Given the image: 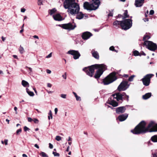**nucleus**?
<instances>
[{"label":"nucleus","instance_id":"nucleus-39","mask_svg":"<svg viewBox=\"0 0 157 157\" xmlns=\"http://www.w3.org/2000/svg\"><path fill=\"white\" fill-rule=\"evenodd\" d=\"M21 128L17 129L16 131V133L17 134H18L19 132H21Z\"/></svg>","mask_w":157,"mask_h":157},{"label":"nucleus","instance_id":"nucleus-6","mask_svg":"<svg viewBox=\"0 0 157 157\" xmlns=\"http://www.w3.org/2000/svg\"><path fill=\"white\" fill-rule=\"evenodd\" d=\"M116 94V96L115 98L117 101H119L120 100L121 101V103L124 100H126L127 101H128L129 96L126 95L125 92H117Z\"/></svg>","mask_w":157,"mask_h":157},{"label":"nucleus","instance_id":"nucleus-8","mask_svg":"<svg viewBox=\"0 0 157 157\" xmlns=\"http://www.w3.org/2000/svg\"><path fill=\"white\" fill-rule=\"evenodd\" d=\"M154 75L152 74H147L141 80L142 81L143 84L144 85L146 86H147L149 85L151 78Z\"/></svg>","mask_w":157,"mask_h":157},{"label":"nucleus","instance_id":"nucleus-40","mask_svg":"<svg viewBox=\"0 0 157 157\" xmlns=\"http://www.w3.org/2000/svg\"><path fill=\"white\" fill-rule=\"evenodd\" d=\"M113 13L112 12L110 11L109 13L108 14V17H112L113 16Z\"/></svg>","mask_w":157,"mask_h":157},{"label":"nucleus","instance_id":"nucleus-22","mask_svg":"<svg viewBox=\"0 0 157 157\" xmlns=\"http://www.w3.org/2000/svg\"><path fill=\"white\" fill-rule=\"evenodd\" d=\"M153 142H157V135H155L152 136L150 139Z\"/></svg>","mask_w":157,"mask_h":157},{"label":"nucleus","instance_id":"nucleus-61","mask_svg":"<svg viewBox=\"0 0 157 157\" xmlns=\"http://www.w3.org/2000/svg\"><path fill=\"white\" fill-rule=\"evenodd\" d=\"M71 137L70 136H69L68 137V140H67V141H71Z\"/></svg>","mask_w":157,"mask_h":157},{"label":"nucleus","instance_id":"nucleus-26","mask_svg":"<svg viewBox=\"0 0 157 157\" xmlns=\"http://www.w3.org/2000/svg\"><path fill=\"white\" fill-rule=\"evenodd\" d=\"M26 92L28 94L31 96H33L34 95V93L33 92L30 91L27 88H26Z\"/></svg>","mask_w":157,"mask_h":157},{"label":"nucleus","instance_id":"nucleus-23","mask_svg":"<svg viewBox=\"0 0 157 157\" xmlns=\"http://www.w3.org/2000/svg\"><path fill=\"white\" fill-rule=\"evenodd\" d=\"M22 85L25 87H29V83L24 80H23L21 82Z\"/></svg>","mask_w":157,"mask_h":157},{"label":"nucleus","instance_id":"nucleus-5","mask_svg":"<svg viewBox=\"0 0 157 157\" xmlns=\"http://www.w3.org/2000/svg\"><path fill=\"white\" fill-rule=\"evenodd\" d=\"M132 25V20L131 19H125L121 21V28L126 30L130 28Z\"/></svg>","mask_w":157,"mask_h":157},{"label":"nucleus","instance_id":"nucleus-16","mask_svg":"<svg viewBox=\"0 0 157 157\" xmlns=\"http://www.w3.org/2000/svg\"><path fill=\"white\" fill-rule=\"evenodd\" d=\"M144 1V0H135V5L136 7H140L143 5Z\"/></svg>","mask_w":157,"mask_h":157},{"label":"nucleus","instance_id":"nucleus-47","mask_svg":"<svg viewBox=\"0 0 157 157\" xmlns=\"http://www.w3.org/2000/svg\"><path fill=\"white\" fill-rule=\"evenodd\" d=\"M25 68H28L29 69V71H30V72H29L30 73L31 72H32V69L30 67H28L27 66H26Z\"/></svg>","mask_w":157,"mask_h":157},{"label":"nucleus","instance_id":"nucleus-25","mask_svg":"<svg viewBox=\"0 0 157 157\" xmlns=\"http://www.w3.org/2000/svg\"><path fill=\"white\" fill-rule=\"evenodd\" d=\"M128 12L127 10H126L123 13L124 16L123 17V19H124L129 17V15L128 14Z\"/></svg>","mask_w":157,"mask_h":157},{"label":"nucleus","instance_id":"nucleus-44","mask_svg":"<svg viewBox=\"0 0 157 157\" xmlns=\"http://www.w3.org/2000/svg\"><path fill=\"white\" fill-rule=\"evenodd\" d=\"M49 115L51 116V118L52 119V112L51 110H50L49 111V113H48Z\"/></svg>","mask_w":157,"mask_h":157},{"label":"nucleus","instance_id":"nucleus-43","mask_svg":"<svg viewBox=\"0 0 157 157\" xmlns=\"http://www.w3.org/2000/svg\"><path fill=\"white\" fill-rule=\"evenodd\" d=\"M52 56V53H50L49 54H48V56H46V58H48L51 57Z\"/></svg>","mask_w":157,"mask_h":157},{"label":"nucleus","instance_id":"nucleus-28","mask_svg":"<svg viewBox=\"0 0 157 157\" xmlns=\"http://www.w3.org/2000/svg\"><path fill=\"white\" fill-rule=\"evenodd\" d=\"M150 38V36L148 35H144L143 38V40H148Z\"/></svg>","mask_w":157,"mask_h":157},{"label":"nucleus","instance_id":"nucleus-12","mask_svg":"<svg viewBox=\"0 0 157 157\" xmlns=\"http://www.w3.org/2000/svg\"><path fill=\"white\" fill-rule=\"evenodd\" d=\"M128 106V105H126L125 106H122L116 108V113L120 114L124 113L126 110V107Z\"/></svg>","mask_w":157,"mask_h":157},{"label":"nucleus","instance_id":"nucleus-64","mask_svg":"<svg viewBox=\"0 0 157 157\" xmlns=\"http://www.w3.org/2000/svg\"><path fill=\"white\" fill-rule=\"evenodd\" d=\"M73 93L75 97H76V96L77 95L76 93H75V92H73Z\"/></svg>","mask_w":157,"mask_h":157},{"label":"nucleus","instance_id":"nucleus-36","mask_svg":"<svg viewBox=\"0 0 157 157\" xmlns=\"http://www.w3.org/2000/svg\"><path fill=\"white\" fill-rule=\"evenodd\" d=\"M142 55L145 56L146 54L144 52H143V51H142V52H141L140 53L139 56H141Z\"/></svg>","mask_w":157,"mask_h":157},{"label":"nucleus","instance_id":"nucleus-34","mask_svg":"<svg viewBox=\"0 0 157 157\" xmlns=\"http://www.w3.org/2000/svg\"><path fill=\"white\" fill-rule=\"evenodd\" d=\"M55 139L56 140L59 141L61 140V137L59 136H56Z\"/></svg>","mask_w":157,"mask_h":157},{"label":"nucleus","instance_id":"nucleus-18","mask_svg":"<svg viewBox=\"0 0 157 157\" xmlns=\"http://www.w3.org/2000/svg\"><path fill=\"white\" fill-rule=\"evenodd\" d=\"M91 53L92 54V56L95 59H99V55L97 51H94L93 50L92 51Z\"/></svg>","mask_w":157,"mask_h":157},{"label":"nucleus","instance_id":"nucleus-56","mask_svg":"<svg viewBox=\"0 0 157 157\" xmlns=\"http://www.w3.org/2000/svg\"><path fill=\"white\" fill-rule=\"evenodd\" d=\"M123 77H124L127 78L128 77V75H127V74H124V75H123Z\"/></svg>","mask_w":157,"mask_h":157},{"label":"nucleus","instance_id":"nucleus-13","mask_svg":"<svg viewBox=\"0 0 157 157\" xmlns=\"http://www.w3.org/2000/svg\"><path fill=\"white\" fill-rule=\"evenodd\" d=\"M92 36V34L88 31L83 33L82 35V37L84 40H86L90 38Z\"/></svg>","mask_w":157,"mask_h":157},{"label":"nucleus","instance_id":"nucleus-53","mask_svg":"<svg viewBox=\"0 0 157 157\" xmlns=\"http://www.w3.org/2000/svg\"><path fill=\"white\" fill-rule=\"evenodd\" d=\"M14 110L15 111V113L17 114V108L16 107H14Z\"/></svg>","mask_w":157,"mask_h":157},{"label":"nucleus","instance_id":"nucleus-52","mask_svg":"<svg viewBox=\"0 0 157 157\" xmlns=\"http://www.w3.org/2000/svg\"><path fill=\"white\" fill-rule=\"evenodd\" d=\"M143 20L145 22L148 21H149V19L148 18H144Z\"/></svg>","mask_w":157,"mask_h":157},{"label":"nucleus","instance_id":"nucleus-11","mask_svg":"<svg viewBox=\"0 0 157 157\" xmlns=\"http://www.w3.org/2000/svg\"><path fill=\"white\" fill-rule=\"evenodd\" d=\"M67 53L72 55L73 56V58L75 59H77L79 58L81 55L78 51L74 50H70Z\"/></svg>","mask_w":157,"mask_h":157},{"label":"nucleus","instance_id":"nucleus-35","mask_svg":"<svg viewBox=\"0 0 157 157\" xmlns=\"http://www.w3.org/2000/svg\"><path fill=\"white\" fill-rule=\"evenodd\" d=\"M67 95L64 94H62L60 95V97L63 98H66Z\"/></svg>","mask_w":157,"mask_h":157},{"label":"nucleus","instance_id":"nucleus-57","mask_svg":"<svg viewBox=\"0 0 157 157\" xmlns=\"http://www.w3.org/2000/svg\"><path fill=\"white\" fill-rule=\"evenodd\" d=\"M55 114H57V112H58V109L57 108H55Z\"/></svg>","mask_w":157,"mask_h":157},{"label":"nucleus","instance_id":"nucleus-37","mask_svg":"<svg viewBox=\"0 0 157 157\" xmlns=\"http://www.w3.org/2000/svg\"><path fill=\"white\" fill-rule=\"evenodd\" d=\"M75 98L77 101H80L81 100V98L77 95L76 96Z\"/></svg>","mask_w":157,"mask_h":157},{"label":"nucleus","instance_id":"nucleus-21","mask_svg":"<svg viewBox=\"0 0 157 157\" xmlns=\"http://www.w3.org/2000/svg\"><path fill=\"white\" fill-rule=\"evenodd\" d=\"M79 11L76 13L77 14L76 16V18L78 19H81L83 18L84 16V14L82 12H78Z\"/></svg>","mask_w":157,"mask_h":157},{"label":"nucleus","instance_id":"nucleus-20","mask_svg":"<svg viewBox=\"0 0 157 157\" xmlns=\"http://www.w3.org/2000/svg\"><path fill=\"white\" fill-rule=\"evenodd\" d=\"M151 96V93H148L143 95L142 96V98L144 100H147Z\"/></svg>","mask_w":157,"mask_h":157},{"label":"nucleus","instance_id":"nucleus-4","mask_svg":"<svg viewBox=\"0 0 157 157\" xmlns=\"http://www.w3.org/2000/svg\"><path fill=\"white\" fill-rule=\"evenodd\" d=\"M118 74L117 72H116L111 73L103 79L102 83L104 85H107L113 82L117 79L116 75Z\"/></svg>","mask_w":157,"mask_h":157},{"label":"nucleus","instance_id":"nucleus-15","mask_svg":"<svg viewBox=\"0 0 157 157\" xmlns=\"http://www.w3.org/2000/svg\"><path fill=\"white\" fill-rule=\"evenodd\" d=\"M128 116V114L125 113L119 115L118 118L120 121H125L127 118Z\"/></svg>","mask_w":157,"mask_h":157},{"label":"nucleus","instance_id":"nucleus-54","mask_svg":"<svg viewBox=\"0 0 157 157\" xmlns=\"http://www.w3.org/2000/svg\"><path fill=\"white\" fill-rule=\"evenodd\" d=\"M25 8H21V12L24 13L25 11Z\"/></svg>","mask_w":157,"mask_h":157},{"label":"nucleus","instance_id":"nucleus-63","mask_svg":"<svg viewBox=\"0 0 157 157\" xmlns=\"http://www.w3.org/2000/svg\"><path fill=\"white\" fill-rule=\"evenodd\" d=\"M123 17V16H122L120 14H119L118 16V17H119V18H120L121 17Z\"/></svg>","mask_w":157,"mask_h":157},{"label":"nucleus","instance_id":"nucleus-38","mask_svg":"<svg viewBox=\"0 0 157 157\" xmlns=\"http://www.w3.org/2000/svg\"><path fill=\"white\" fill-rule=\"evenodd\" d=\"M24 131L26 132L27 130H29V129L27 127L25 126L24 127Z\"/></svg>","mask_w":157,"mask_h":157},{"label":"nucleus","instance_id":"nucleus-27","mask_svg":"<svg viewBox=\"0 0 157 157\" xmlns=\"http://www.w3.org/2000/svg\"><path fill=\"white\" fill-rule=\"evenodd\" d=\"M133 55L135 56H139L140 55V52L137 50L133 51Z\"/></svg>","mask_w":157,"mask_h":157},{"label":"nucleus","instance_id":"nucleus-7","mask_svg":"<svg viewBox=\"0 0 157 157\" xmlns=\"http://www.w3.org/2000/svg\"><path fill=\"white\" fill-rule=\"evenodd\" d=\"M146 48L150 51H155L157 49V45L155 43L150 41H145L144 43Z\"/></svg>","mask_w":157,"mask_h":157},{"label":"nucleus","instance_id":"nucleus-62","mask_svg":"<svg viewBox=\"0 0 157 157\" xmlns=\"http://www.w3.org/2000/svg\"><path fill=\"white\" fill-rule=\"evenodd\" d=\"M23 157H28L27 155L25 154H23L22 155Z\"/></svg>","mask_w":157,"mask_h":157},{"label":"nucleus","instance_id":"nucleus-31","mask_svg":"<svg viewBox=\"0 0 157 157\" xmlns=\"http://www.w3.org/2000/svg\"><path fill=\"white\" fill-rule=\"evenodd\" d=\"M135 77L134 75H132L130 76L128 79V81L130 82H132L133 80V78Z\"/></svg>","mask_w":157,"mask_h":157},{"label":"nucleus","instance_id":"nucleus-10","mask_svg":"<svg viewBox=\"0 0 157 157\" xmlns=\"http://www.w3.org/2000/svg\"><path fill=\"white\" fill-rule=\"evenodd\" d=\"M76 24L74 22H70L63 24L62 27L63 29L71 30L74 29L76 27Z\"/></svg>","mask_w":157,"mask_h":157},{"label":"nucleus","instance_id":"nucleus-60","mask_svg":"<svg viewBox=\"0 0 157 157\" xmlns=\"http://www.w3.org/2000/svg\"><path fill=\"white\" fill-rule=\"evenodd\" d=\"M33 37L34 38H36V39H39V37L38 36H36V35H34L33 36Z\"/></svg>","mask_w":157,"mask_h":157},{"label":"nucleus","instance_id":"nucleus-49","mask_svg":"<svg viewBox=\"0 0 157 157\" xmlns=\"http://www.w3.org/2000/svg\"><path fill=\"white\" fill-rule=\"evenodd\" d=\"M49 147L50 148L52 149L53 148V146L50 143H49Z\"/></svg>","mask_w":157,"mask_h":157},{"label":"nucleus","instance_id":"nucleus-19","mask_svg":"<svg viewBox=\"0 0 157 157\" xmlns=\"http://www.w3.org/2000/svg\"><path fill=\"white\" fill-rule=\"evenodd\" d=\"M54 19L56 21H61L62 20V17L59 14H57L53 16Z\"/></svg>","mask_w":157,"mask_h":157},{"label":"nucleus","instance_id":"nucleus-48","mask_svg":"<svg viewBox=\"0 0 157 157\" xmlns=\"http://www.w3.org/2000/svg\"><path fill=\"white\" fill-rule=\"evenodd\" d=\"M8 140L7 139H5L4 140V142L5 145H7L8 144Z\"/></svg>","mask_w":157,"mask_h":157},{"label":"nucleus","instance_id":"nucleus-46","mask_svg":"<svg viewBox=\"0 0 157 157\" xmlns=\"http://www.w3.org/2000/svg\"><path fill=\"white\" fill-rule=\"evenodd\" d=\"M62 77H63V78L64 79H66L67 78V76H66V73L65 72V74L63 75H62Z\"/></svg>","mask_w":157,"mask_h":157},{"label":"nucleus","instance_id":"nucleus-2","mask_svg":"<svg viewBox=\"0 0 157 157\" xmlns=\"http://www.w3.org/2000/svg\"><path fill=\"white\" fill-rule=\"evenodd\" d=\"M106 69V66L103 64H95L93 65L88 67H85L83 69V70L86 72L87 75L90 77H92L94 72V70L98 69L94 77L98 80Z\"/></svg>","mask_w":157,"mask_h":157},{"label":"nucleus","instance_id":"nucleus-41","mask_svg":"<svg viewBox=\"0 0 157 157\" xmlns=\"http://www.w3.org/2000/svg\"><path fill=\"white\" fill-rule=\"evenodd\" d=\"M33 121L35 123H38L39 121L36 118L34 119Z\"/></svg>","mask_w":157,"mask_h":157},{"label":"nucleus","instance_id":"nucleus-9","mask_svg":"<svg viewBox=\"0 0 157 157\" xmlns=\"http://www.w3.org/2000/svg\"><path fill=\"white\" fill-rule=\"evenodd\" d=\"M129 85L128 84V82L127 81H123L118 86L117 90L121 91H124L128 88Z\"/></svg>","mask_w":157,"mask_h":157},{"label":"nucleus","instance_id":"nucleus-29","mask_svg":"<svg viewBox=\"0 0 157 157\" xmlns=\"http://www.w3.org/2000/svg\"><path fill=\"white\" fill-rule=\"evenodd\" d=\"M43 157H48V156L44 152H41L40 154Z\"/></svg>","mask_w":157,"mask_h":157},{"label":"nucleus","instance_id":"nucleus-58","mask_svg":"<svg viewBox=\"0 0 157 157\" xmlns=\"http://www.w3.org/2000/svg\"><path fill=\"white\" fill-rule=\"evenodd\" d=\"M34 146L35 147H36L37 148H39V146H38V145L36 144H35L34 145Z\"/></svg>","mask_w":157,"mask_h":157},{"label":"nucleus","instance_id":"nucleus-32","mask_svg":"<svg viewBox=\"0 0 157 157\" xmlns=\"http://www.w3.org/2000/svg\"><path fill=\"white\" fill-rule=\"evenodd\" d=\"M109 50L111 51L115 52H118V51H117L115 49L114 47L113 46H112L109 48Z\"/></svg>","mask_w":157,"mask_h":157},{"label":"nucleus","instance_id":"nucleus-33","mask_svg":"<svg viewBox=\"0 0 157 157\" xmlns=\"http://www.w3.org/2000/svg\"><path fill=\"white\" fill-rule=\"evenodd\" d=\"M52 154L54 155L55 156L59 157L60 155L59 153H57L56 152H55L54 151L53 152Z\"/></svg>","mask_w":157,"mask_h":157},{"label":"nucleus","instance_id":"nucleus-42","mask_svg":"<svg viewBox=\"0 0 157 157\" xmlns=\"http://www.w3.org/2000/svg\"><path fill=\"white\" fill-rule=\"evenodd\" d=\"M154 11L153 10H151L149 12V14L150 15H153L154 14Z\"/></svg>","mask_w":157,"mask_h":157},{"label":"nucleus","instance_id":"nucleus-50","mask_svg":"<svg viewBox=\"0 0 157 157\" xmlns=\"http://www.w3.org/2000/svg\"><path fill=\"white\" fill-rule=\"evenodd\" d=\"M116 93H115V94H113L111 96H112V97H113V99H116V98H115V97L116 96Z\"/></svg>","mask_w":157,"mask_h":157},{"label":"nucleus","instance_id":"nucleus-1","mask_svg":"<svg viewBox=\"0 0 157 157\" xmlns=\"http://www.w3.org/2000/svg\"><path fill=\"white\" fill-rule=\"evenodd\" d=\"M154 122L151 121L147 128L145 127L146 123L144 121H142L131 132L135 134H144L148 132H152L157 131V124L154 126Z\"/></svg>","mask_w":157,"mask_h":157},{"label":"nucleus","instance_id":"nucleus-45","mask_svg":"<svg viewBox=\"0 0 157 157\" xmlns=\"http://www.w3.org/2000/svg\"><path fill=\"white\" fill-rule=\"evenodd\" d=\"M28 121L29 122H31L33 121V119L31 117L28 118Z\"/></svg>","mask_w":157,"mask_h":157},{"label":"nucleus","instance_id":"nucleus-30","mask_svg":"<svg viewBox=\"0 0 157 157\" xmlns=\"http://www.w3.org/2000/svg\"><path fill=\"white\" fill-rule=\"evenodd\" d=\"M19 51L21 54H22L24 52V49L23 47L21 45L19 49Z\"/></svg>","mask_w":157,"mask_h":157},{"label":"nucleus","instance_id":"nucleus-3","mask_svg":"<svg viewBox=\"0 0 157 157\" xmlns=\"http://www.w3.org/2000/svg\"><path fill=\"white\" fill-rule=\"evenodd\" d=\"M63 4L64 7L68 9V13L71 15L76 14L79 11V5L75 0H65Z\"/></svg>","mask_w":157,"mask_h":157},{"label":"nucleus","instance_id":"nucleus-59","mask_svg":"<svg viewBox=\"0 0 157 157\" xmlns=\"http://www.w3.org/2000/svg\"><path fill=\"white\" fill-rule=\"evenodd\" d=\"M2 40L3 41H4L5 40H6V38L5 37H4L3 36H2Z\"/></svg>","mask_w":157,"mask_h":157},{"label":"nucleus","instance_id":"nucleus-14","mask_svg":"<svg viewBox=\"0 0 157 157\" xmlns=\"http://www.w3.org/2000/svg\"><path fill=\"white\" fill-rule=\"evenodd\" d=\"M108 101H109V102H107V103L111 105L114 107L117 106L118 105V103L114 100L113 99H112L111 98H109L108 99Z\"/></svg>","mask_w":157,"mask_h":157},{"label":"nucleus","instance_id":"nucleus-17","mask_svg":"<svg viewBox=\"0 0 157 157\" xmlns=\"http://www.w3.org/2000/svg\"><path fill=\"white\" fill-rule=\"evenodd\" d=\"M121 21H118L116 20L113 23V25L114 27L117 29L119 28L120 26L121 27Z\"/></svg>","mask_w":157,"mask_h":157},{"label":"nucleus","instance_id":"nucleus-51","mask_svg":"<svg viewBox=\"0 0 157 157\" xmlns=\"http://www.w3.org/2000/svg\"><path fill=\"white\" fill-rule=\"evenodd\" d=\"M46 72L48 74H50L51 73V71L49 69H47L46 70Z\"/></svg>","mask_w":157,"mask_h":157},{"label":"nucleus","instance_id":"nucleus-55","mask_svg":"<svg viewBox=\"0 0 157 157\" xmlns=\"http://www.w3.org/2000/svg\"><path fill=\"white\" fill-rule=\"evenodd\" d=\"M52 85L51 84H50V83H48L47 84L48 87H52Z\"/></svg>","mask_w":157,"mask_h":157},{"label":"nucleus","instance_id":"nucleus-24","mask_svg":"<svg viewBox=\"0 0 157 157\" xmlns=\"http://www.w3.org/2000/svg\"><path fill=\"white\" fill-rule=\"evenodd\" d=\"M56 11V10L55 8H53L52 10H49L48 12L50 15H52Z\"/></svg>","mask_w":157,"mask_h":157}]
</instances>
